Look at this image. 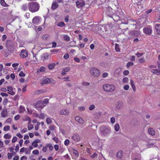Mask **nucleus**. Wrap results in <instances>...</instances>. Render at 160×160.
Returning a JSON list of instances; mask_svg holds the SVG:
<instances>
[{"label": "nucleus", "mask_w": 160, "mask_h": 160, "mask_svg": "<svg viewBox=\"0 0 160 160\" xmlns=\"http://www.w3.org/2000/svg\"><path fill=\"white\" fill-rule=\"evenodd\" d=\"M29 10L32 13L38 11L39 9L40 5L37 2H29L28 3Z\"/></svg>", "instance_id": "1"}, {"label": "nucleus", "mask_w": 160, "mask_h": 160, "mask_svg": "<svg viewBox=\"0 0 160 160\" xmlns=\"http://www.w3.org/2000/svg\"><path fill=\"white\" fill-rule=\"evenodd\" d=\"M111 128L108 126H102L100 128L101 134L103 136H106L111 132Z\"/></svg>", "instance_id": "2"}, {"label": "nucleus", "mask_w": 160, "mask_h": 160, "mask_svg": "<svg viewBox=\"0 0 160 160\" xmlns=\"http://www.w3.org/2000/svg\"><path fill=\"white\" fill-rule=\"evenodd\" d=\"M103 88L105 91L108 92H113L115 89V86L112 84H104L103 85Z\"/></svg>", "instance_id": "3"}, {"label": "nucleus", "mask_w": 160, "mask_h": 160, "mask_svg": "<svg viewBox=\"0 0 160 160\" xmlns=\"http://www.w3.org/2000/svg\"><path fill=\"white\" fill-rule=\"evenodd\" d=\"M91 74L94 77H98L100 75V72L97 68H91L90 70Z\"/></svg>", "instance_id": "4"}, {"label": "nucleus", "mask_w": 160, "mask_h": 160, "mask_svg": "<svg viewBox=\"0 0 160 160\" xmlns=\"http://www.w3.org/2000/svg\"><path fill=\"white\" fill-rule=\"evenodd\" d=\"M54 81L53 79L48 78L43 80L41 82V84L42 85H43L49 83L54 84Z\"/></svg>", "instance_id": "5"}, {"label": "nucleus", "mask_w": 160, "mask_h": 160, "mask_svg": "<svg viewBox=\"0 0 160 160\" xmlns=\"http://www.w3.org/2000/svg\"><path fill=\"white\" fill-rule=\"evenodd\" d=\"M35 107L38 110H41L44 107V105L41 101H39L35 104Z\"/></svg>", "instance_id": "6"}, {"label": "nucleus", "mask_w": 160, "mask_h": 160, "mask_svg": "<svg viewBox=\"0 0 160 160\" xmlns=\"http://www.w3.org/2000/svg\"><path fill=\"white\" fill-rule=\"evenodd\" d=\"M85 1L84 0H79L76 2L77 7L78 8H80L85 5Z\"/></svg>", "instance_id": "7"}, {"label": "nucleus", "mask_w": 160, "mask_h": 160, "mask_svg": "<svg viewBox=\"0 0 160 160\" xmlns=\"http://www.w3.org/2000/svg\"><path fill=\"white\" fill-rule=\"evenodd\" d=\"M123 104L121 101H118L116 104V108L117 110H120L122 109L123 107Z\"/></svg>", "instance_id": "8"}, {"label": "nucleus", "mask_w": 160, "mask_h": 160, "mask_svg": "<svg viewBox=\"0 0 160 160\" xmlns=\"http://www.w3.org/2000/svg\"><path fill=\"white\" fill-rule=\"evenodd\" d=\"M40 20L41 18L39 16H35L32 19V22L35 25H38Z\"/></svg>", "instance_id": "9"}, {"label": "nucleus", "mask_w": 160, "mask_h": 160, "mask_svg": "<svg viewBox=\"0 0 160 160\" xmlns=\"http://www.w3.org/2000/svg\"><path fill=\"white\" fill-rule=\"evenodd\" d=\"M28 54L27 51L25 50H22L20 53V56L23 58L27 57Z\"/></svg>", "instance_id": "10"}, {"label": "nucleus", "mask_w": 160, "mask_h": 160, "mask_svg": "<svg viewBox=\"0 0 160 160\" xmlns=\"http://www.w3.org/2000/svg\"><path fill=\"white\" fill-rule=\"evenodd\" d=\"M130 35L132 37H137L140 35V32L137 31H134L130 32Z\"/></svg>", "instance_id": "11"}, {"label": "nucleus", "mask_w": 160, "mask_h": 160, "mask_svg": "<svg viewBox=\"0 0 160 160\" xmlns=\"http://www.w3.org/2000/svg\"><path fill=\"white\" fill-rule=\"evenodd\" d=\"M69 112L68 109H62L59 112V114L62 115H68L69 114Z\"/></svg>", "instance_id": "12"}, {"label": "nucleus", "mask_w": 160, "mask_h": 160, "mask_svg": "<svg viewBox=\"0 0 160 160\" xmlns=\"http://www.w3.org/2000/svg\"><path fill=\"white\" fill-rule=\"evenodd\" d=\"M72 138L75 142H78L80 140L79 135L78 134H75L72 137Z\"/></svg>", "instance_id": "13"}, {"label": "nucleus", "mask_w": 160, "mask_h": 160, "mask_svg": "<svg viewBox=\"0 0 160 160\" xmlns=\"http://www.w3.org/2000/svg\"><path fill=\"white\" fill-rule=\"evenodd\" d=\"M143 31L146 34L148 35H150L152 33V29L149 28H144L143 29Z\"/></svg>", "instance_id": "14"}, {"label": "nucleus", "mask_w": 160, "mask_h": 160, "mask_svg": "<svg viewBox=\"0 0 160 160\" xmlns=\"http://www.w3.org/2000/svg\"><path fill=\"white\" fill-rule=\"evenodd\" d=\"M121 71V69L120 68H118L114 72V75L116 77H118L119 76Z\"/></svg>", "instance_id": "15"}, {"label": "nucleus", "mask_w": 160, "mask_h": 160, "mask_svg": "<svg viewBox=\"0 0 160 160\" xmlns=\"http://www.w3.org/2000/svg\"><path fill=\"white\" fill-rule=\"evenodd\" d=\"M75 120L81 124L83 123L84 121L83 119L81 117L78 116H76L75 118Z\"/></svg>", "instance_id": "16"}, {"label": "nucleus", "mask_w": 160, "mask_h": 160, "mask_svg": "<svg viewBox=\"0 0 160 160\" xmlns=\"http://www.w3.org/2000/svg\"><path fill=\"white\" fill-rule=\"evenodd\" d=\"M148 132L151 135L154 136L155 134V132L154 130L151 128L148 129Z\"/></svg>", "instance_id": "17"}, {"label": "nucleus", "mask_w": 160, "mask_h": 160, "mask_svg": "<svg viewBox=\"0 0 160 160\" xmlns=\"http://www.w3.org/2000/svg\"><path fill=\"white\" fill-rule=\"evenodd\" d=\"M48 57V53L46 52L44 53L41 56L42 59L43 60L47 59Z\"/></svg>", "instance_id": "18"}, {"label": "nucleus", "mask_w": 160, "mask_h": 160, "mask_svg": "<svg viewBox=\"0 0 160 160\" xmlns=\"http://www.w3.org/2000/svg\"><path fill=\"white\" fill-rule=\"evenodd\" d=\"M155 29L157 34L160 35V24H156L155 26Z\"/></svg>", "instance_id": "19"}, {"label": "nucleus", "mask_w": 160, "mask_h": 160, "mask_svg": "<svg viewBox=\"0 0 160 160\" xmlns=\"http://www.w3.org/2000/svg\"><path fill=\"white\" fill-rule=\"evenodd\" d=\"M45 92V90L42 89H40L39 90H36L35 91V93L36 95H39L41 94V93H43Z\"/></svg>", "instance_id": "20"}, {"label": "nucleus", "mask_w": 160, "mask_h": 160, "mask_svg": "<svg viewBox=\"0 0 160 160\" xmlns=\"http://www.w3.org/2000/svg\"><path fill=\"white\" fill-rule=\"evenodd\" d=\"M21 8L23 11H27L28 9V6L26 4H23L21 6Z\"/></svg>", "instance_id": "21"}, {"label": "nucleus", "mask_w": 160, "mask_h": 160, "mask_svg": "<svg viewBox=\"0 0 160 160\" xmlns=\"http://www.w3.org/2000/svg\"><path fill=\"white\" fill-rule=\"evenodd\" d=\"M123 152L122 151L120 150L117 153V157L119 159H121L122 157V154Z\"/></svg>", "instance_id": "22"}, {"label": "nucleus", "mask_w": 160, "mask_h": 160, "mask_svg": "<svg viewBox=\"0 0 160 160\" xmlns=\"http://www.w3.org/2000/svg\"><path fill=\"white\" fill-rule=\"evenodd\" d=\"M7 109H5L2 111L1 115L2 117L5 118L7 115Z\"/></svg>", "instance_id": "23"}, {"label": "nucleus", "mask_w": 160, "mask_h": 160, "mask_svg": "<svg viewBox=\"0 0 160 160\" xmlns=\"http://www.w3.org/2000/svg\"><path fill=\"white\" fill-rule=\"evenodd\" d=\"M58 3L56 2H54L52 4V6H51V8L52 9H55L57 8H58Z\"/></svg>", "instance_id": "24"}, {"label": "nucleus", "mask_w": 160, "mask_h": 160, "mask_svg": "<svg viewBox=\"0 0 160 160\" xmlns=\"http://www.w3.org/2000/svg\"><path fill=\"white\" fill-rule=\"evenodd\" d=\"M152 72L154 74L157 75H160V71H158V69H153L152 70Z\"/></svg>", "instance_id": "25"}, {"label": "nucleus", "mask_w": 160, "mask_h": 160, "mask_svg": "<svg viewBox=\"0 0 160 160\" xmlns=\"http://www.w3.org/2000/svg\"><path fill=\"white\" fill-rule=\"evenodd\" d=\"M55 64L54 63L49 64L48 66L49 69L50 70H52L54 68Z\"/></svg>", "instance_id": "26"}, {"label": "nucleus", "mask_w": 160, "mask_h": 160, "mask_svg": "<svg viewBox=\"0 0 160 160\" xmlns=\"http://www.w3.org/2000/svg\"><path fill=\"white\" fill-rule=\"evenodd\" d=\"M130 83L131 86L133 90L134 91H136V87L135 85L134 84V83L133 81L132 80H130Z\"/></svg>", "instance_id": "27"}, {"label": "nucleus", "mask_w": 160, "mask_h": 160, "mask_svg": "<svg viewBox=\"0 0 160 160\" xmlns=\"http://www.w3.org/2000/svg\"><path fill=\"white\" fill-rule=\"evenodd\" d=\"M114 128L115 131L118 132L120 129V126L118 124H116L114 126Z\"/></svg>", "instance_id": "28"}, {"label": "nucleus", "mask_w": 160, "mask_h": 160, "mask_svg": "<svg viewBox=\"0 0 160 160\" xmlns=\"http://www.w3.org/2000/svg\"><path fill=\"white\" fill-rule=\"evenodd\" d=\"M0 3L1 5L3 7H7L8 6V5L5 3L4 0H0Z\"/></svg>", "instance_id": "29"}, {"label": "nucleus", "mask_w": 160, "mask_h": 160, "mask_svg": "<svg viewBox=\"0 0 160 160\" xmlns=\"http://www.w3.org/2000/svg\"><path fill=\"white\" fill-rule=\"evenodd\" d=\"M42 38L44 40H48L49 38V35L48 34L44 35L42 36Z\"/></svg>", "instance_id": "30"}, {"label": "nucleus", "mask_w": 160, "mask_h": 160, "mask_svg": "<svg viewBox=\"0 0 160 160\" xmlns=\"http://www.w3.org/2000/svg\"><path fill=\"white\" fill-rule=\"evenodd\" d=\"M31 122L29 121L28 122L29 126H28V130H30L33 128V126L32 124H30Z\"/></svg>", "instance_id": "31"}, {"label": "nucleus", "mask_w": 160, "mask_h": 160, "mask_svg": "<svg viewBox=\"0 0 160 160\" xmlns=\"http://www.w3.org/2000/svg\"><path fill=\"white\" fill-rule=\"evenodd\" d=\"M63 39L64 40L66 41L67 42H68L70 41V38L67 35H65L63 37Z\"/></svg>", "instance_id": "32"}, {"label": "nucleus", "mask_w": 160, "mask_h": 160, "mask_svg": "<svg viewBox=\"0 0 160 160\" xmlns=\"http://www.w3.org/2000/svg\"><path fill=\"white\" fill-rule=\"evenodd\" d=\"M58 26L62 27L65 25V24L63 22H60L57 24Z\"/></svg>", "instance_id": "33"}, {"label": "nucleus", "mask_w": 160, "mask_h": 160, "mask_svg": "<svg viewBox=\"0 0 160 160\" xmlns=\"http://www.w3.org/2000/svg\"><path fill=\"white\" fill-rule=\"evenodd\" d=\"M11 137V136L8 133L5 134L4 136V138L5 139H9Z\"/></svg>", "instance_id": "34"}, {"label": "nucleus", "mask_w": 160, "mask_h": 160, "mask_svg": "<svg viewBox=\"0 0 160 160\" xmlns=\"http://www.w3.org/2000/svg\"><path fill=\"white\" fill-rule=\"evenodd\" d=\"M70 69V68L69 67H65L64 68L63 70L64 72H68Z\"/></svg>", "instance_id": "35"}, {"label": "nucleus", "mask_w": 160, "mask_h": 160, "mask_svg": "<svg viewBox=\"0 0 160 160\" xmlns=\"http://www.w3.org/2000/svg\"><path fill=\"white\" fill-rule=\"evenodd\" d=\"M30 13L28 12H26L24 15V17L26 19H28L30 18Z\"/></svg>", "instance_id": "36"}, {"label": "nucleus", "mask_w": 160, "mask_h": 160, "mask_svg": "<svg viewBox=\"0 0 160 160\" xmlns=\"http://www.w3.org/2000/svg\"><path fill=\"white\" fill-rule=\"evenodd\" d=\"M53 140L56 142V143H59L60 140H59L58 138L56 137H54L53 138Z\"/></svg>", "instance_id": "37"}, {"label": "nucleus", "mask_w": 160, "mask_h": 160, "mask_svg": "<svg viewBox=\"0 0 160 160\" xmlns=\"http://www.w3.org/2000/svg\"><path fill=\"white\" fill-rule=\"evenodd\" d=\"M10 126H5L4 127V128H3L4 130L5 131L9 130L10 129Z\"/></svg>", "instance_id": "38"}, {"label": "nucleus", "mask_w": 160, "mask_h": 160, "mask_svg": "<svg viewBox=\"0 0 160 160\" xmlns=\"http://www.w3.org/2000/svg\"><path fill=\"white\" fill-rule=\"evenodd\" d=\"M133 65V63L131 62H129L127 63V66L128 68L130 67V66H132Z\"/></svg>", "instance_id": "39"}, {"label": "nucleus", "mask_w": 160, "mask_h": 160, "mask_svg": "<svg viewBox=\"0 0 160 160\" xmlns=\"http://www.w3.org/2000/svg\"><path fill=\"white\" fill-rule=\"evenodd\" d=\"M73 153L76 156H79V153L78 151L74 149H73Z\"/></svg>", "instance_id": "40"}, {"label": "nucleus", "mask_w": 160, "mask_h": 160, "mask_svg": "<svg viewBox=\"0 0 160 160\" xmlns=\"http://www.w3.org/2000/svg\"><path fill=\"white\" fill-rule=\"evenodd\" d=\"M32 153L33 154L35 155H38L39 154V151L37 150H33Z\"/></svg>", "instance_id": "41"}, {"label": "nucleus", "mask_w": 160, "mask_h": 160, "mask_svg": "<svg viewBox=\"0 0 160 160\" xmlns=\"http://www.w3.org/2000/svg\"><path fill=\"white\" fill-rule=\"evenodd\" d=\"M110 121L112 124L114 123L115 122V119L114 117H112L110 119Z\"/></svg>", "instance_id": "42"}, {"label": "nucleus", "mask_w": 160, "mask_h": 160, "mask_svg": "<svg viewBox=\"0 0 160 160\" xmlns=\"http://www.w3.org/2000/svg\"><path fill=\"white\" fill-rule=\"evenodd\" d=\"M18 138L16 137H14L13 138L12 140V142L13 143H15L17 141Z\"/></svg>", "instance_id": "43"}, {"label": "nucleus", "mask_w": 160, "mask_h": 160, "mask_svg": "<svg viewBox=\"0 0 160 160\" xmlns=\"http://www.w3.org/2000/svg\"><path fill=\"white\" fill-rule=\"evenodd\" d=\"M128 78L125 77L123 78L122 79V82H123L127 83L128 82Z\"/></svg>", "instance_id": "44"}, {"label": "nucleus", "mask_w": 160, "mask_h": 160, "mask_svg": "<svg viewBox=\"0 0 160 160\" xmlns=\"http://www.w3.org/2000/svg\"><path fill=\"white\" fill-rule=\"evenodd\" d=\"M46 121L48 124H49L52 122V120L50 118H47L46 119Z\"/></svg>", "instance_id": "45"}, {"label": "nucleus", "mask_w": 160, "mask_h": 160, "mask_svg": "<svg viewBox=\"0 0 160 160\" xmlns=\"http://www.w3.org/2000/svg\"><path fill=\"white\" fill-rule=\"evenodd\" d=\"M95 108V106L93 105L92 104L89 107V109L90 110H93L94 108Z\"/></svg>", "instance_id": "46"}, {"label": "nucleus", "mask_w": 160, "mask_h": 160, "mask_svg": "<svg viewBox=\"0 0 160 160\" xmlns=\"http://www.w3.org/2000/svg\"><path fill=\"white\" fill-rule=\"evenodd\" d=\"M7 90L10 92L12 91V87H7Z\"/></svg>", "instance_id": "47"}, {"label": "nucleus", "mask_w": 160, "mask_h": 160, "mask_svg": "<svg viewBox=\"0 0 160 160\" xmlns=\"http://www.w3.org/2000/svg\"><path fill=\"white\" fill-rule=\"evenodd\" d=\"M19 75L20 77H23L25 76V74L22 71H21L20 72Z\"/></svg>", "instance_id": "48"}, {"label": "nucleus", "mask_w": 160, "mask_h": 160, "mask_svg": "<svg viewBox=\"0 0 160 160\" xmlns=\"http://www.w3.org/2000/svg\"><path fill=\"white\" fill-rule=\"evenodd\" d=\"M129 86L128 85H126L124 86L123 88L125 90H127L129 88Z\"/></svg>", "instance_id": "49"}, {"label": "nucleus", "mask_w": 160, "mask_h": 160, "mask_svg": "<svg viewBox=\"0 0 160 160\" xmlns=\"http://www.w3.org/2000/svg\"><path fill=\"white\" fill-rule=\"evenodd\" d=\"M78 109L80 111H83L85 109V108L84 106H81L78 108Z\"/></svg>", "instance_id": "50"}, {"label": "nucleus", "mask_w": 160, "mask_h": 160, "mask_svg": "<svg viewBox=\"0 0 160 160\" xmlns=\"http://www.w3.org/2000/svg\"><path fill=\"white\" fill-rule=\"evenodd\" d=\"M108 10L109 12H108V11H107V13L108 14H111L112 13V8L110 7H108Z\"/></svg>", "instance_id": "51"}, {"label": "nucleus", "mask_w": 160, "mask_h": 160, "mask_svg": "<svg viewBox=\"0 0 160 160\" xmlns=\"http://www.w3.org/2000/svg\"><path fill=\"white\" fill-rule=\"evenodd\" d=\"M69 142V140L68 139H66L64 142V144L65 145L67 146L68 145Z\"/></svg>", "instance_id": "52"}, {"label": "nucleus", "mask_w": 160, "mask_h": 160, "mask_svg": "<svg viewBox=\"0 0 160 160\" xmlns=\"http://www.w3.org/2000/svg\"><path fill=\"white\" fill-rule=\"evenodd\" d=\"M139 62L142 63L145 62V60L143 58H142L139 59Z\"/></svg>", "instance_id": "53"}, {"label": "nucleus", "mask_w": 160, "mask_h": 160, "mask_svg": "<svg viewBox=\"0 0 160 160\" xmlns=\"http://www.w3.org/2000/svg\"><path fill=\"white\" fill-rule=\"evenodd\" d=\"M7 155H8V158L9 159H10L12 157V154L11 153L8 152V153Z\"/></svg>", "instance_id": "54"}, {"label": "nucleus", "mask_w": 160, "mask_h": 160, "mask_svg": "<svg viewBox=\"0 0 160 160\" xmlns=\"http://www.w3.org/2000/svg\"><path fill=\"white\" fill-rule=\"evenodd\" d=\"M108 74L107 72H104L102 74V77L103 78H106L108 76Z\"/></svg>", "instance_id": "55"}, {"label": "nucleus", "mask_w": 160, "mask_h": 160, "mask_svg": "<svg viewBox=\"0 0 160 160\" xmlns=\"http://www.w3.org/2000/svg\"><path fill=\"white\" fill-rule=\"evenodd\" d=\"M20 118V115H17L15 116L14 118L15 120H17L19 119Z\"/></svg>", "instance_id": "56"}, {"label": "nucleus", "mask_w": 160, "mask_h": 160, "mask_svg": "<svg viewBox=\"0 0 160 160\" xmlns=\"http://www.w3.org/2000/svg\"><path fill=\"white\" fill-rule=\"evenodd\" d=\"M69 58V55L68 54L66 53H65L64 56H63V58L65 59H68V58Z\"/></svg>", "instance_id": "57"}, {"label": "nucleus", "mask_w": 160, "mask_h": 160, "mask_svg": "<svg viewBox=\"0 0 160 160\" xmlns=\"http://www.w3.org/2000/svg\"><path fill=\"white\" fill-rule=\"evenodd\" d=\"M1 95L2 96V97H8V94L4 92H2L1 93Z\"/></svg>", "instance_id": "58"}, {"label": "nucleus", "mask_w": 160, "mask_h": 160, "mask_svg": "<svg viewBox=\"0 0 160 160\" xmlns=\"http://www.w3.org/2000/svg\"><path fill=\"white\" fill-rule=\"evenodd\" d=\"M97 156V154L96 153H94L93 155L91 156V157L92 158H95Z\"/></svg>", "instance_id": "59"}, {"label": "nucleus", "mask_w": 160, "mask_h": 160, "mask_svg": "<svg viewBox=\"0 0 160 160\" xmlns=\"http://www.w3.org/2000/svg\"><path fill=\"white\" fill-rule=\"evenodd\" d=\"M119 46L118 44H116L115 48L117 51H119V48H118Z\"/></svg>", "instance_id": "60"}, {"label": "nucleus", "mask_w": 160, "mask_h": 160, "mask_svg": "<svg viewBox=\"0 0 160 160\" xmlns=\"http://www.w3.org/2000/svg\"><path fill=\"white\" fill-rule=\"evenodd\" d=\"M129 72L128 71L126 70L124 71L123 73L125 75H127L128 74Z\"/></svg>", "instance_id": "61"}, {"label": "nucleus", "mask_w": 160, "mask_h": 160, "mask_svg": "<svg viewBox=\"0 0 160 160\" xmlns=\"http://www.w3.org/2000/svg\"><path fill=\"white\" fill-rule=\"evenodd\" d=\"M49 99L48 98L45 99L43 101V103L44 104H47L48 102Z\"/></svg>", "instance_id": "62"}, {"label": "nucleus", "mask_w": 160, "mask_h": 160, "mask_svg": "<svg viewBox=\"0 0 160 160\" xmlns=\"http://www.w3.org/2000/svg\"><path fill=\"white\" fill-rule=\"evenodd\" d=\"M7 38V36H6V35H3V36H2V41H4Z\"/></svg>", "instance_id": "63"}, {"label": "nucleus", "mask_w": 160, "mask_h": 160, "mask_svg": "<svg viewBox=\"0 0 160 160\" xmlns=\"http://www.w3.org/2000/svg\"><path fill=\"white\" fill-rule=\"evenodd\" d=\"M12 120V118H8L6 120V122L8 123H9L11 122Z\"/></svg>", "instance_id": "64"}]
</instances>
